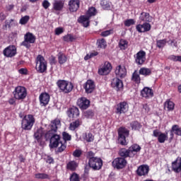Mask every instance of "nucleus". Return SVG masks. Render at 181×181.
Returning a JSON list of instances; mask_svg holds the SVG:
<instances>
[{"mask_svg":"<svg viewBox=\"0 0 181 181\" xmlns=\"http://www.w3.org/2000/svg\"><path fill=\"white\" fill-rule=\"evenodd\" d=\"M35 122L36 118L33 115H25L21 120V128L24 131H32Z\"/></svg>","mask_w":181,"mask_h":181,"instance_id":"f257e3e1","label":"nucleus"},{"mask_svg":"<svg viewBox=\"0 0 181 181\" xmlns=\"http://www.w3.org/2000/svg\"><path fill=\"white\" fill-rule=\"evenodd\" d=\"M56 84L61 93H64V94H69V93H71V91H73V88H74L73 83L69 82L66 80L59 79L57 81Z\"/></svg>","mask_w":181,"mask_h":181,"instance_id":"f03ea898","label":"nucleus"},{"mask_svg":"<svg viewBox=\"0 0 181 181\" xmlns=\"http://www.w3.org/2000/svg\"><path fill=\"white\" fill-rule=\"evenodd\" d=\"M57 125H60V119H55L51 122L49 125L50 129L46 132H44V138L45 141H50L52 137L55 135L56 132H57Z\"/></svg>","mask_w":181,"mask_h":181,"instance_id":"7ed1b4c3","label":"nucleus"},{"mask_svg":"<svg viewBox=\"0 0 181 181\" xmlns=\"http://www.w3.org/2000/svg\"><path fill=\"white\" fill-rule=\"evenodd\" d=\"M59 145L61 146L58 148L57 152L62 153L67 148V146L60 141V135L55 133V135L49 141V147L52 148H57Z\"/></svg>","mask_w":181,"mask_h":181,"instance_id":"20e7f679","label":"nucleus"},{"mask_svg":"<svg viewBox=\"0 0 181 181\" xmlns=\"http://www.w3.org/2000/svg\"><path fill=\"white\" fill-rule=\"evenodd\" d=\"M35 62V69L37 70V73H45V71L47 70V61H46L45 57L39 54L37 57Z\"/></svg>","mask_w":181,"mask_h":181,"instance_id":"39448f33","label":"nucleus"},{"mask_svg":"<svg viewBox=\"0 0 181 181\" xmlns=\"http://www.w3.org/2000/svg\"><path fill=\"white\" fill-rule=\"evenodd\" d=\"M129 136V130L125 127H120L118 129V142L120 145L126 146L128 145L127 137Z\"/></svg>","mask_w":181,"mask_h":181,"instance_id":"423d86ee","label":"nucleus"},{"mask_svg":"<svg viewBox=\"0 0 181 181\" xmlns=\"http://www.w3.org/2000/svg\"><path fill=\"white\" fill-rule=\"evenodd\" d=\"M13 94L16 100H25L28 95V90L24 86H17Z\"/></svg>","mask_w":181,"mask_h":181,"instance_id":"0eeeda50","label":"nucleus"},{"mask_svg":"<svg viewBox=\"0 0 181 181\" xmlns=\"http://www.w3.org/2000/svg\"><path fill=\"white\" fill-rule=\"evenodd\" d=\"M127 165H128V161H127V159L121 157L115 158L112 162V168H114V169H117V170L124 169Z\"/></svg>","mask_w":181,"mask_h":181,"instance_id":"6e6552de","label":"nucleus"},{"mask_svg":"<svg viewBox=\"0 0 181 181\" xmlns=\"http://www.w3.org/2000/svg\"><path fill=\"white\" fill-rule=\"evenodd\" d=\"M36 42V37L33 33L28 32L24 35V41L22 42L21 46H24L27 49L30 47V44H33Z\"/></svg>","mask_w":181,"mask_h":181,"instance_id":"1a4fd4ad","label":"nucleus"},{"mask_svg":"<svg viewBox=\"0 0 181 181\" xmlns=\"http://www.w3.org/2000/svg\"><path fill=\"white\" fill-rule=\"evenodd\" d=\"M134 59L136 64L142 66L145 64V62H146V52L144 50H140L134 55Z\"/></svg>","mask_w":181,"mask_h":181,"instance_id":"9d476101","label":"nucleus"},{"mask_svg":"<svg viewBox=\"0 0 181 181\" xmlns=\"http://www.w3.org/2000/svg\"><path fill=\"white\" fill-rule=\"evenodd\" d=\"M110 86L117 93L124 90V82L119 78H113L111 80Z\"/></svg>","mask_w":181,"mask_h":181,"instance_id":"9b49d317","label":"nucleus"},{"mask_svg":"<svg viewBox=\"0 0 181 181\" xmlns=\"http://www.w3.org/2000/svg\"><path fill=\"white\" fill-rule=\"evenodd\" d=\"M88 166L91 168L93 170H100L103 168V159L98 157L92 158L88 161Z\"/></svg>","mask_w":181,"mask_h":181,"instance_id":"f8f14e48","label":"nucleus"},{"mask_svg":"<svg viewBox=\"0 0 181 181\" xmlns=\"http://www.w3.org/2000/svg\"><path fill=\"white\" fill-rule=\"evenodd\" d=\"M112 70V65L109 62H105L103 66L98 69V74L100 76H108Z\"/></svg>","mask_w":181,"mask_h":181,"instance_id":"ddd939ff","label":"nucleus"},{"mask_svg":"<svg viewBox=\"0 0 181 181\" xmlns=\"http://www.w3.org/2000/svg\"><path fill=\"white\" fill-rule=\"evenodd\" d=\"M90 100L87 99L86 97L79 98L76 102V105L79 107L81 111L87 110L90 107Z\"/></svg>","mask_w":181,"mask_h":181,"instance_id":"4468645a","label":"nucleus"},{"mask_svg":"<svg viewBox=\"0 0 181 181\" xmlns=\"http://www.w3.org/2000/svg\"><path fill=\"white\" fill-rule=\"evenodd\" d=\"M115 74L117 78H125L127 76V69L121 65H118L115 68Z\"/></svg>","mask_w":181,"mask_h":181,"instance_id":"2eb2a0df","label":"nucleus"},{"mask_svg":"<svg viewBox=\"0 0 181 181\" xmlns=\"http://www.w3.org/2000/svg\"><path fill=\"white\" fill-rule=\"evenodd\" d=\"M3 54L6 57H13L16 56V47L15 45H9L4 49Z\"/></svg>","mask_w":181,"mask_h":181,"instance_id":"dca6fc26","label":"nucleus"},{"mask_svg":"<svg viewBox=\"0 0 181 181\" xmlns=\"http://www.w3.org/2000/svg\"><path fill=\"white\" fill-rule=\"evenodd\" d=\"M83 88L86 94H91V93H93L94 90H95V83L93 80L89 79L83 85Z\"/></svg>","mask_w":181,"mask_h":181,"instance_id":"f3484780","label":"nucleus"},{"mask_svg":"<svg viewBox=\"0 0 181 181\" xmlns=\"http://www.w3.org/2000/svg\"><path fill=\"white\" fill-rule=\"evenodd\" d=\"M128 111V103L124 101L120 102L116 106V114H125Z\"/></svg>","mask_w":181,"mask_h":181,"instance_id":"a211bd4d","label":"nucleus"},{"mask_svg":"<svg viewBox=\"0 0 181 181\" xmlns=\"http://www.w3.org/2000/svg\"><path fill=\"white\" fill-rule=\"evenodd\" d=\"M149 173V165H141L138 167L136 170V174L137 176H146Z\"/></svg>","mask_w":181,"mask_h":181,"instance_id":"6ab92c4d","label":"nucleus"},{"mask_svg":"<svg viewBox=\"0 0 181 181\" xmlns=\"http://www.w3.org/2000/svg\"><path fill=\"white\" fill-rule=\"evenodd\" d=\"M39 101L40 105L46 107L50 101V95L46 92L42 93L39 96Z\"/></svg>","mask_w":181,"mask_h":181,"instance_id":"aec40b11","label":"nucleus"},{"mask_svg":"<svg viewBox=\"0 0 181 181\" xmlns=\"http://www.w3.org/2000/svg\"><path fill=\"white\" fill-rule=\"evenodd\" d=\"M68 6L70 12H77L80 8V0H70Z\"/></svg>","mask_w":181,"mask_h":181,"instance_id":"412c9836","label":"nucleus"},{"mask_svg":"<svg viewBox=\"0 0 181 181\" xmlns=\"http://www.w3.org/2000/svg\"><path fill=\"white\" fill-rule=\"evenodd\" d=\"M152 26L149 23H144L143 24H139L136 25V30L139 33H145V32H149Z\"/></svg>","mask_w":181,"mask_h":181,"instance_id":"4be33fe9","label":"nucleus"},{"mask_svg":"<svg viewBox=\"0 0 181 181\" xmlns=\"http://www.w3.org/2000/svg\"><path fill=\"white\" fill-rule=\"evenodd\" d=\"M64 0H54L52 4V9L56 12H62L64 8Z\"/></svg>","mask_w":181,"mask_h":181,"instance_id":"5701e85b","label":"nucleus"},{"mask_svg":"<svg viewBox=\"0 0 181 181\" xmlns=\"http://www.w3.org/2000/svg\"><path fill=\"white\" fill-rule=\"evenodd\" d=\"M171 168L175 173L181 172V157H177L175 160L171 163Z\"/></svg>","mask_w":181,"mask_h":181,"instance_id":"b1692460","label":"nucleus"},{"mask_svg":"<svg viewBox=\"0 0 181 181\" xmlns=\"http://www.w3.org/2000/svg\"><path fill=\"white\" fill-rule=\"evenodd\" d=\"M141 95L144 98H151L153 97V90L149 87H144L141 91Z\"/></svg>","mask_w":181,"mask_h":181,"instance_id":"393cba45","label":"nucleus"},{"mask_svg":"<svg viewBox=\"0 0 181 181\" xmlns=\"http://www.w3.org/2000/svg\"><path fill=\"white\" fill-rule=\"evenodd\" d=\"M67 114L69 118H77L80 116V110L74 106L68 110Z\"/></svg>","mask_w":181,"mask_h":181,"instance_id":"a878e982","label":"nucleus"},{"mask_svg":"<svg viewBox=\"0 0 181 181\" xmlns=\"http://www.w3.org/2000/svg\"><path fill=\"white\" fill-rule=\"evenodd\" d=\"M45 135V131L43 129H38L34 133V138L38 142V144H42V141H43V136Z\"/></svg>","mask_w":181,"mask_h":181,"instance_id":"bb28decb","label":"nucleus"},{"mask_svg":"<svg viewBox=\"0 0 181 181\" xmlns=\"http://www.w3.org/2000/svg\"><path fill=\"white\" fill-rule=\"evenodd\" d=\"M78 23H81L83 28H88L90 26V17L87 15L81 16L78 18Z\"/></svg>","mask_w":181,"mask_h":181,"instance_id":"cd10ccee","label":"nucleus"},{"mask_svg":"<svg viewBox=\"0 0 181 181\" xmlns=\"http://www.w3.org/2000/svg\"><path fill=\"white\" fill-rule=\"evenodd\" d=\"M139 21H140V23L141 22H144L148 23V22H151L152 21V18H151L149 13L142 12L140 14Z\"/></svg>","mask_w":181,"mask_h":181,"instance_id":"c85d7f7f","label":"nucleus"},{"mask_svg":"<svg viewBox=\"0 0 181 181\" xmlns=\"http://www.w3.org/2000/svg\"><path fill=\"white\" fill-rule=\"evenodd\" d=\"M81 124H83V122H81V119H77L74 120V122H71L69 124V129L70 131H76L77 128H78Z\"/></svg>","mask_w":181,"mask_h":181,"instance_id":"c756f323","label":"nucleus"},{"mask_svg":"<svg viewBox=\"0 0 181 181\" xmlns=\"http://www.w3.org/2000/svg\"><path fill=\"white\" fill-rule=\"evenodd\" d=\"M132 81L135 84H141V74L137 70H135L132 75Z\"/></svg>","mask_w":181,"mask_h":181,"instance_id":"7c9ffc66","label":"nucleus"},{"mask_svg":"<svg viewBox=\"0 0 181 181\" xmlns=\"http://www.w3.org/2000/svg\"><path fill=\"white\" fill-rule=\"evenodd\" d=\"M164 110L165 111H173V110H175V103L170 100H167L164 103Z\"/></svg>","mask_w":181,"mask_h":181,"instance_id":"2f4dec72","label":"nucleus"},{"mask_svg":"<svg viewBox=\"0 0 181 181\" xmlns=\"http://www.w3.org/2000/svg\"><path fill=\"white\" fill-rule=\"evenodd\" d=\"M119 156L120 158H124V159H127V158H131L129 154L131 153V151H129V148H120L119 150Z\"/></svg>","mask_w":181,"mask_h":181,"instance_id":"473e14b6","label":"nucleus"},{"mask_svg":"<svg viewBox=\"0 0 181 181\" xmlns=\"http://www.w3.org/2000/svg\"><path fill=\"white\" fill-rule=\"evenodd\" d=\"M139 73L140 76L148 77L152 74V70H151L149 68L142 67L139 69Z\"/></svg>","mask_w":181,"mask_h":181,"instance_id":"72a5a7b5","label":"nucleus"},{"mask_svg":"<svg viewBox=\"0 0 181 181\" xmlns=\"http://www.w3.org/2000/svg\"><path fill=\"white\" fill-rule=\"evenodd\" d=\"M77 168H78V163L74 160L69 161L66 164V169H68V170H71V172H74Z\"/></svg>","mask_w":181,"mask_h":181,"instance_id":"f704fd0d","label":"nucleus"},{"mask_svg":"<svg viewBox=\"0 0 181 181\" xmlns=\"http://www.w3.org/2000/svg\"><path fill=\"white\" fill-rule=\"evenodd\" d=\"M64 42H73L74 40H77V37L76 35H74L73 34H67L63 37Z\"/></svg>","mask_w":181,"mask_h":181,"instance_id":"c9c22d12","label":"nucleus"},{"mask_svg":"<svg viewBox=\"0 0 181 181\" xmlns=\"http://www.w3.org/2000/svg\"><path fill=\"white\" fill-rule=\"evenodd\" d=\"M130 127H132V129H134V131H139V129L142 128V124L138 121H133L130 123Z\"/></svg>","mask_w":181,"mask_h":181,"instance_id":"e433bc0d","label":"nucleus"},{"mask_svg":"<svg viewBox=\"0 0 181 181\" xmlns=\"http://www.w3.org/2000/svg\"><path fill=\"white\" fill-rule=\"evenodd\" d=\"M98 12L97 11V8L95 7H90L88 10L86 11V16L89 18H91L93 16H95Z\"/></svg>","mask_w":181,"mask_h":181,"instance_id":"4c0bfd02","label":"nucleus"},{"mask_svg":"<svg viewBox=\"0 0 181 181\" xmlns=\"http://www.w3.org/2000/svg\"><path fill=\"white\" fill-rule=\"evenodd\" d=\"M141 146L137 144H133L129 148V151H130V153H134V152H136V153L141 152Z\"/></svg>","mask_w":181,"mask_h":181,"instance_id":"58836bf2","label":"nucleus"},{"mask_svg":"<svg viewBox=\"0 0 181 181\" xmlns=\"http://www.w3.org/2000/svg\"><path fill=\"white\" fill-rule=\"evenodd\" d=\"M166 43H168V40L166 39L156 40V47L158 49H163V47L166 46Z\"/></svg>","mask_w":181,"mask_h":181,"instance_id":"ea45409f","label":"nucleus"},{"mask_svg":"<svg viewBox=\"0 0 181 181\" xmlns=\"http://www.w3.org/2000/svg\"><path fill=\"white\" fill-rule=\"evenodd\" d=\"M119 47L121 50H125L128 47V41H127V40L120 39Z\"/></svg>","mask_w":181,"mask_h":181,"instance_id":"a19ab883","label":"nucleus"},{"mask_svg":"<svg viewBox=\"0 0 181 181\" xmlns=\"http://www.w3.org/2000/svg\"><path fill=\"white\" fill-rule=\"evenodd\" d=\"M97 45H98V47H100V49H105L107 47V42L104 38L98 40Z\"/></svg>","mask_w":181,"mask_h":181,"instance_id":"79ce46f5","label":"nucleus"},{"mask_svg":"<svg viewBox=\"0 0 181 181\" xmlns=\"http://www.w3.org/2000/svg\"><path fill=\"white\" fill-rule=\"evenodd\" d=\"M100 5H101L102 8L106 11L110 10L111 8V4H110V1H108L107 0H102L100 1Z\"/></svg>","mask_w":181,"mask_h":181,"instance_id":"37998d69","label":"nucleus"},{"mask_svg":"<svg viewBox=\"0 0 181 181\" xmlns=\"http://www.w3.org/2000/svg\"><path fill=\"white\" fill-rule=\"evenodd\" d=\"M58 62L59 64H64L67 62V57L64 54H59Z\"/></svg>","mask_w":181,"mask_h":181,"instance_id":"c03bdc74","label":"nucleus"},{"mask_svg":"<svg viewBox=\"0 0 181 181\" xmlns=\"http://www.w3.org/2000/svg\"><path fill=\"white\" fill-rule=\"evenodd\" d=\"M172 131L174 132V134H175V135H177L178 136H181V127H180L179 125L177 124L173 125Z\"/></svg>","mask_w":181,"mask_h":181,"instance_id":"a18cd8bd","label":"nucleus"},{"mask_svg":"<svg viewBox=\"0 0 181 181\" xmlns=\"http://www.w3.org/2000/svg\"><path fill=\"white\" fill-rule=\"evenodd\" d=\"M166 139H168V133H160L158 137V141L160 144H164Z\"/></svg>","mask_w":181,"mask_h":181,"instance_id":"49530a36","label":"nucleus"},{"mask_svg":"<svg viewBox=\"0 0 181 181\" xmlns=\"http://www.w3.org/2000/svg\"><path fill=\"white\" fill-rule=\"evenodd\" d=\"M62 138L64 141V145L67 144L68 141H71V135H70L69 133L66 132H62Z\"/></svg>","mask_w":181,"mask_h":181,"instance_id":"de8ad7c7","label":"nucleus"},{"mask_svg":"<svg viewBox=\"0 0 181 181\" xmlns=\"http://www.w3.org/2000/svg\"><path fill=\"white\" fill-rule=\"evenodd\" d=\"M35 179H50L49 175L46 173H37L35 175Z\"/></svg>","mask_w":181,"mask_h":181,"instance_id":"09e8293b","label":"nucleus"},{"mask_svg":"<svg viewBox=\"0 0 181 181\" xmlns=\"http://www.w3.org/2000/svg\"><path fill=\"white\" fill-rule=\"evenodd\" d=\"M30 19V16H25L20 19L19 24L20 25H26V23H28V22H29Z\"/></svg>","mask_w":181,"mask_h":181,"instance_id":"8fccbe9b","label":"nucleus"},{"mask_svg":"<svg viewBox=\"0 0 181 181\" xmlns=\"http://www.w3.org/2000/svg\"><path fill=\"white\" fill-rule=\"evenodd\" d=\"M124 26L127 28H129V26H132V25H135V20L130 18V19H127L124 21Z\"/></svg>","mask_w":181,"mask_h":181,"instance_id":"3c124183","label":"nucleus"},{"mask_svg":"<svg viewBox=\"0 0 181 181\" xmlns=\"http://www.w3.org/2000/svg\"><path fill=\"white\" fill-rule=\"evenodd\" d=\"M69 181H80V175L76 173H73L69 177Z\"/></svg>","mask_w":181,"mask_h":181,"instance_id":"603ef678","label":"nucleus"},{"mask_svg":"<svg viewBox=\"0 0 181 181\" xmlns=\"http://www.w3.org/2000/svg\"><path fill=\"white\" fill-rule=\"evenodd\" d=\"M84 139L86 142H93L94 141V136L91 133L86 134Z\"/></svg>","mask_w":181,"mask_h":181,"instance_id":"864d4df0","label":"nucleus"},{"mask_svg":"<svg viewBox=\"0 0 181 181\" xmlns=\"http://www.w3.org/2000/svg\"><path fill=\"white\" fill-rule=\"evenodd\" d=\"M95 156V153L91 151H88L86 153V158H87V159H88V162H90L91 160V159H95V158H97Z\"/></svg>","mask_w":181,"mask_h":181,"instance_id":"5fc2aeb1","label":"nucleus"},{"mask_svg":"<svg viewBox=\"0 0 181 181\" xmlns=\"http://www.w3.org/2000/svg\"><path fill=\"white\" fill-rule=\"evenodd\" d=\"M84 114L86 118H93V117H94V112H93V110H87Z\"/></svg>","mask_w":181,"mask_h":181,"instance_id":"6e6d98bb","label":"nucleus"},{"mask_svg":"<svg viewBox=\"0 0 181 181\" xmlns=\"http://www.w3.org/2000/svg\"><path fill=\"white\" fill-rule=\"evenodd\" d=\"M82 153H83V151H81V150L76 149L74 151L73 156H74V158H80Z\"/></svg>","mask_w":181,"mask_h":181,"instance_id":"4d7b16f0","label":"nucleus"},{"mask_svg":"<svg viewBox=\"0 0 181 181\" xmlns=\"http://www.w3.org/2000/svg\"><path fill=\"white\" fill-rule=\"evenodd\" d=\"M112 33V30H107L101 33L100 36L103 37H107V36H110Z\"/></svg>","mask_w":181,"mask_h":181,"instance_id":"13d9d810","label":"nucleus"},{"mask_svg":"<svg viewBox=\"0 0 181 181\" xmlns=\"http://www.w3.org/2000/svg\"><path fill=\"white\" fill-rule=\"evenodd\" d=\"M42 6L44 8V9H49L50 7V2H49L47 0H44L42 3Z\"/></svg>","mask_w":181,"mask_h":181,"instance_id":"bf43d9fd","label":"nucleus"},{"mask_svg":"<svg viewBox=\"0 0 181 181\" xmlns=\"http://www.w3.org/2000/svg\"><path fill=\"white\" fill-rule=\"evenodd\" d=\"M63 32H64L63 28H57L55 29V35H62Z\"/></svg>","mask_w":181,"mask_h":181,"instance_id":"052dcab7","label":"nucleus"},{"mask_svg":"<svg viewBox=\"0 0 181 181\" xmlns=\"http://www.w3.org/2000/svg\"><path fill=\"white\" fill-rule=\"evenodd\" d=\"M18 73L20 74H24L25 76H26V74H28V69H24V68H21L18 70Z\"/></svg>","mask_w":181,"mask_h":181,"instance_id":"680f3d73","label":"nucleus"},{"mask_svg":"<svg viewBox=\"0 0 181 181\" xmlns=\"http://www.w3.org/2000/svg\"><path fill=\"white\" fill-rule=\"evenodd\" d=\"M16 100L15 98H11L8 100V104H10V105H15V104H16Z\"/></svg>","mask_w":181,"mask_h":181,"instance_id":"e2e57ef3","label":"nucleus"},{"mask_svg":"<svg viewBox=\"0 0 181 181\" xmlns=\"http://www.w3.org/2000/svg\"><path fill=\"white\" fill-rule=\"evenodd\" d=\"M160 132L158 129H155L153 132V136H155L156 138H159V136L160 135Z\"/></svg>","mask_w":181,"mask_h":181,"instance_id":"0e129e2a","label":"nucleus"},{"mask_svg":"<svg viewBox=\"0 0 181 181\" xmlns=\"http://www.w3.org/2000/svg\"><path fill=\"white\" fill-rule=\"evenodd\" d=\"M46 162H47V163H49V165H50L52 163H54V160L53 159V158L50 157V156H48L47 157Z\"/></svg>","mask_w":181,"mask_h":181,"instance_id":"69168bd1","label":"nucleus"},{"mask_svg":"<svg viewBox=\"0 0 181 181\" xmlns=\"http://www.w3.org/2000/svg\"><path fill=\"white\" fill-rule=\"evenodd\" d=\"M15 20H13V19H11L10 21H8V20H6V21H5V26H6V28H11V23H12V22H13Z\"/></svg>","mask_w":181,"mask_h":181,"instance_id":"338daca9","label":"nucleus"},{"mask_svg":"<svg viewBox=\"0 0 181 181\" xmlns=\"http://www.w3.org/2000/svg\"><path fill=\"white\" fill-rule=\"evenodd\" d=\"M49 63L52 66V64H56L57 62L56 61V57L52 56L49 59Z\"/></svg>","mask_w":181,"mask_h":181,"instance_id":"774afa93","label":"nucleus"}]
</instances>
